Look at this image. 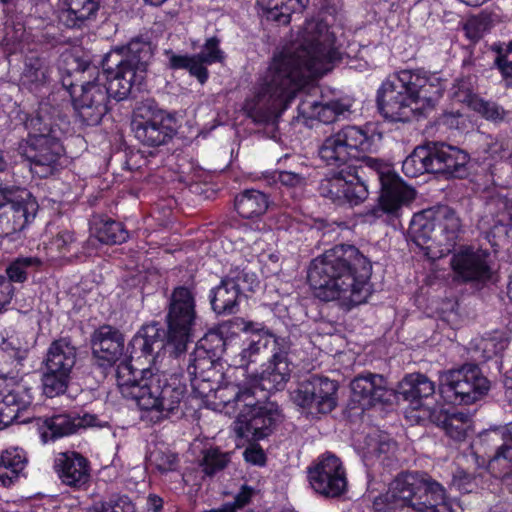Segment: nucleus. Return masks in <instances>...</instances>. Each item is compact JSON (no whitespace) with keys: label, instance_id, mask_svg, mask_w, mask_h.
<instances>
[{"label":"nucleus","instance_id":"obj_41","mask_svg":"<svg viewBox=\"0 0 512 512\" xmlns=\"http://www.w3.org/2000/svg\"><path fill=\"white\" fill-rule=\"evenodd\" d=\"M509 339L502 331H493L470 343L474 357L485 362L503 353L508 347Z\"/></svg>","mask_w":512,"mask_h":512},{"label":"nucleus","instance_id":"obj_46","mask_svg":"<svg viewBox=\"0 0 512 512\" xmlns=\"http://www.w3.org/2000/svg\"><path fill=\"white\" fill-rule=\"evenodd\" d=\"M43 262L36 256H20L15 258L6 267V278L13 283H24L28 279L31 271H37L42 266Z\"/></svg>","mask_w":512,"mask_h":512},{"label":"nucleus","instance_id":"obj_56","mask_svg":"<svg viewBox=\"0 0 512 512\" xmlns=\"http://www.w3.org/2000/svg\"><path fill=\"white\" fill-rule=\"evenodd\" d=\"M491 20L487 14H479L467 19L464 24L466 37L472 42L479 41L490 29Z\"/></svg>","mask_w":512,"mask_h":512},{"label":"nucleus","instance_id":"obj_63","mask_svg":"<svg viewBox=\"0 0 512 512\" xmlns=\"http://www.w3.org/2000/svg\"><path fill=\"white\" fill-rule=\"evenodd\" d=\"M488 469L490 473L495 477L502 480V484L505 488L512 493V461L507 463H501L498 468L493 469L491 467V459L488 463Z\"/></svg>","mask_w":512,"mask_h":512},{"label":"nucleus","instance_id":"obj_7","mask_svg":"<svg viewBox=\"0 0 512 512\" xmlns=\"http://www.w3.org/2000/svg\"><path fill=\"white\" fill-rule=\"evenodd\" d=\"M362 161L367 169L375 173L381 186L378 203L362 214V221L368 224L381 221L394 225L401 215L402 207L414 200L415 190L407 186L388 163L373 157H363Z\"/></svg>","mask_w":512,"mask_h":512},{"label":"nucleus","instance_id":"obj_30","mask_svg":"<svg viewBox=\"0 0 512 512\" xmlns=\"http://www.w3.org/2000/svg\"><path fill=\"white\" fill-rule=\"evenodd\" d=\"M309 0H256L261 21L279 26L290 24L292 14L302 12Z\"/></svg>","mask_w":512,"mask_h":512},{"label":"nucleus","instance_id":"obj_10","mask_svg":"<svg viewBox=\"0 0 512 512\" xmlns=\"http://www.w3.org/2000/svg\"><path fill=\"white\" fill-rule=\"evenodd\" d=\"M39 205L26 188L0 186V235L9 237L22 232L35 219Z\"/></svg>","mask_w":512,"mask_h":512},{"label":"nucleus","instance_id":"obj_61","mask_svg":"<svg viewBox=\"0 0 512 512\" xmlns=\"http://www.w3.org/2000/svg\"><path fill=\"white\" fill-rule=\"evenodd\" d=\"M451 486L461 493H471L477 486L476 477L462 469H457L453 474Z\"/></svg>","mask_w":512,"mask_h":512},{"label":"nucleus","instance_id":"obj_34","mask_svg":"<svg viewBox=\"0 0 512 512\" xmlns=\"http://www.w3.org/2000/svg\"><path fill=\"white\" fill-rule=\"evenodd\" d=\"M434 211L437 231V245L444 246L449 252L456 244L461 232V221L456 212L449 206H439ZM444 249H442V252Z\"/></svg>","mask_w":512,"mask_h":512},{"label":"nucleus","instance_id":"obj_51","mask_svg":"<svg viewBox=\"0 0 512 512\" xmlns=\"http://www.w3.org/2000/svg\"><path fill=\"white\" fill-rule=\"evenodd\" d=\"M226 342L218 331H209L196 344L197 355H210L220 359L225 352Z\"/></svg>","mask_w":512,"mask_h":512},{"label":"nucleus","instance_id":"obj_23","mask_svg":"<svg viewBox=\"0 0 512 512\" xmlns=\"http://www.w3.org/2000/svg\"><path fill=\"white\" fill-rule=\"evenodd\" d=\"M350 387L352 401L363 410L377 403H389L393 397V390L387 387L386 379L380 374H360L351 381Z\"/></svg>","mask_w":512,"mask_h":512},{"label":"nucleus","instance_id":"obj_40","mask_svg":"<svg viewBox=\"0 0 512 512\" xmlns=\"http://www.w3.org/2000/svg\"><path fill=\"white\" fill-rule=\"evenodd\" d=\"M234 207L242 218H257L267 211L269 207V198L262 191L246 189L236 195Z\"/></svg>","mask_w":512,"mask_h":512},{"label":"nucleus","instance_id":"obj_13","mask_svg":"<svg viewBox=\"0 0 512 512\" xmlns=\"http://www.w3.org/2000/svg\"><path fill=\"white\" fill-rule=\"evenodd\" d=\"M62 136H27L18 146V153L29 165L34 176L47 178L57 172L64 154Z\"/></svg>","mask_w":512,"mask_h":512},{"label":"nucleus","instance_id":"obj_37","mask_svg":"<svg viewBox=\"0 0 512 512\" xmlns=\"http://www.w3.org/2000/svg\"><path fill=\"white\" fill-rule=\"evenodd\" d=\"M77 350L71 340L66 337L54 340L46 353L45 369L51 371L72 372L76 363Z\"/></svg>","mask_w":512,"mask_h":512},{"label":"nucleus","instance_id":"obj_27","mask_svg":"<svg viewBox=\"0 0 512 512\" xmlns=\"http://www.w3.org/2000/svg\"><path fill=\"white\" fill-rule=\"evenodd\" d=\"M186 383L183 374L161 372L160 401L158 405V422L169 417L177 410L186 395Z\"/></svg>","mask_w":512,"mask_h":512},{"label":"nucleus","instance_id":"obj_52","mask_svg":"<svg viewBox=\"0 0 512 512\" xmlns=\"http://www.w3.org/2000/svg\"><path fill=\"white\" fill-rule=\"evenodd\" d=\"M228 462L229 455L215 447L204 451L200 466L206 475L212 476L218 471L224 469Z\"/></svg>","mask_w":512,"mask_h":512},{"label":"nucleus","instance_id":"obj_5","mask_svg":"<svg viewBox=\"0 0 512 512\" xmlns=\"http://www.w3.org/2000/svg\"><path fill=\"white\" fill-rule=\"evenodd\" d=\"M444 88L439 77L424 69H403L387 76L377 90L379 113L390 122H409L419 105H433Z\"/></svg>","mask_w":512,"mask_h":512},{"label":"nucleus","instance_id":"obj_35","mask_svg":"<svg viewBox=\"0 0 512 512\" xmlns=\"http://www.w3.org/2000/svg\"><path fill=\"white\" fill-rule=\"evenodd\" d=\"M28 136H62L58 111L48 104H41L37 111L29 115L24 122Z\"/></svg>","mask_w":512,"mask_h":512},{"label":"nucleus","instance_id":"obj_59","mask_svg":"<svg viewBox=\"0 0 512 512\" xmlns=\"http://www.w3.org/2000/svg\"><path fill=\"white\" fill-rule=\"evenodd\" d=\"M94 512H135V505L127 495H117L96 507Z\"/></svg>","mask_w":512,"mask_h":512},{"label":"nucleus","instance_id":"obj_53","mask_svg":"<svg viewBox=\"0 0 512 512\" xmlns=\"http://www.w3.org/2000/svg\"><path fill=\"white\" fill-rule=\"evenodd\" d=\"M242 386L243 385L238 383H225L220 385L219 382L212 394H214L215 399L219 400V403L222 404L223 407H231L236 410L239 405Z\"/></svg>","mask_w":512,"mask_h":512},{"label":"nucleus","instance_id":"obj_60","mask_svg":"<svg viewBox=\"0 0 512 512\" xmlns=\"http://www.w3.org/2000/svg\"><path fill=\"white\" fill-rule=\"evenodd\" d=\"M271 179L274 183L279 182L282 186L289 188L301 187L306 183V178L302 174L286 170L272 172Z\"/></svg>","mask_w":512,"mask_h":512},{"label":"nucleus","instance_id":"obj_55","mask_svg":"<svg viewBox=\"0 0 512 512\" xmlns=\"http://www.w3.org/2000/svg\"><path fill=\"white\" fill-rule=\"evenodd\" d=\"M497 56L494 60V67L498 69L506 87H512V40L506 48L495 49Z\"/></svg>","mask_w":512,"mask_h":512},{"label":"nucleus","instance_id":"obj_31","mask_svg":"<svg viewBox=\"0 0 512 512\" xmlns=\"http://www.w3.org/2000/svg\"><path fill=\"white\" fill-rule=\"evenodd\" d=\"M101 0H65L58 19L67 28H82L96 20Z\"/></svg>","mask_w":512,"mask_h":512},{"label":"nucleus","instance_id":"obj_58","mask_svg":"<svg viewBox=\"0 0 512 512\" xmlns=\"http://www.w3.org/2000/svg\"><path fill=\"white\" fill-rule=\"evenodd\" d=\"M204 63L215 64L222 63L225 59V53L220 48V39L216 36L209 37L205 40L201 51L196 54Z\"/></svg>","mask_w":512,"mask_h":512},{"label":"nucleus","instance_id":"obj_20","mask_svg":"<svg viewBox=\"0 0 512 512\" xmlns=\"http://www.w3.org/2000/svg\"><path fill=\"white\" fill-rule=\"evenodd\" d=\"M280 412L275 403H264L253 413L240 412L234 430L242 438L261 440L269 436L279 420Z\"/></svg>","mask_w":512,"mask_h":512},{"label":"nucleus","instance_id":"obj_15","mask_svg":"<svg viewBox=\"0 0 512 512\" xmlns=\"http://www.w3.org/2000/svg\"><path fill=\"white\" fill-rule=\"evenodd\" d=\"M257 282L254 273L238 267L231 269L220 283L209 292L212 310L218 315H230L238 311L239 300L244 291H253Z\"/></svg>","mask_w":512,"mask_h":512},{"label":"nucleus","instance_id":"obj_32","mask_svg":"<svg viewBox=\"0 0 512 512\" xmlns=\"http://www.w3.org/2000/svg\"><path fill=\"white\" fill-rule=\"evenodd\" d=\"M365 458L378 463L384 468H392L397 464V443L386 433L375 431L366 437Z\"/></svg>","mask_w":512,"mask_h":512},{"label":"nucleus","instance_id":"obj_36","mask_svg":"<svg viewBox=\"0 0 512 512\" xmlns=\"http://www.w3.org/2000/svg\"><path fill=\"white\" fill-rule=\"evenodd\" d=\"M408 234L411 241L428 254L433 244L437 245V231L433 209L423 210L414 214L410 221Z\"/></svg>","mask_w":512,"mask_h":512},{"label":"nucleus","instance_id":"obj_4","mask_svg":"<svg viewBox=\"0 0 512 512\" xmlns=\"http://www.w3.org/2000/svg\"><path fill=\"white\" fill-rule=\"evenodd\" d=\"M371 275V261L356 246L339 244L311 261L307 277L316 298L351 309L370 296Z\"/></svg>","mask_w":512,"mask_h":512},{"label":"nucleus","instance_id":"obj_11","mask_svg":"<svg viewBox=\"0 0 512 512\" xmlns=\"http://www.w3.org/2000/svg\"><path fill=\"white\" fill-rule=\"evenodd\" d=\"M198 315L193 290L186 286H177L169 297L166 323L169 341L176 344L178 350H186L191 341Z\"/></svg>","mask_w":512,"mask_h":512},{"label":"nucleus","instance_id":"obj_50","mask_svg":"<svg viewBox=\"0 0 512 512\" xmlns=\"http://www.w3.org/2000/svg\"><path fill=\"white\" fill-rule=\"evenodd\" d=\"M19 353V348L12 341L4 337L0 339V379L15 377L12 366L19 361Z\"/></svg>","mask_w":512,"mask_h":512},{"label":"nucleus","instance_id":"obj_14","mask_svg":"<svg viewBox=\"0 0 512 512\" xmlns=\"http://www.w3.org/2000/svg\"><path fill=\"white\" fill-rule=\"evenodd\" d=\"M338 382L312 375L291 393L293 403L309 415L327 414L337 406Z\"/></svg>","mask_w":512,"mask_h":512},{"label":"nucleus","instance_id":"obj_54","mask_svg":"<svg viewBox=\"0 0 512 512\" xmlns=\"http://www.w3.org/2000/svg\"><path fill=\"white\" fill-rule=\"evenodd\" d=\"M2 401L4 405L19 408V412H22L32 404L33 396L30 388L23 384H16L3 396Z\"/></svg>","mask_w":512,"mask_h":512},{"label":"nucleus","instance_id":"obj_26","mask_svg":"<svg viewBox=\"0 0 512 512\" xmlns=\"http://www.w3.org/2000/svg\"><path fill=\"white\" fill-rule=\"evenodd\" d=\"M432 173L462 177L466 173L469 155L464 150L445 142H430Z\"/></svg>","mask_w":512,"mask_h":512},{"label":"nucleus","instance_id":"obj_12","mask_svg":"<svg viewBox=\"0 0 512 512\" xmlns=\"http://www.w3.org/2000/svg\"><path fill=\"white\" fill-rule=\"evenodd\" d=\"M135 138L144 146L159 147L175 135L174 118L158 109L153 101L142 102L131 122Z\"/></svg>","mask_w":512,"mask_h":512},{"label":"nucleus","instance_id":"obj_17","mask_svg":"<svg viewBox=\"0 0 512 512\" xmlns=\"http://www.w3.org/2000/svg\"><path fill=\"white\" fill-rule=\"evenodd\" d=\"M292 343L289 337L281 340L277 348L269 357L267 362L261 365V372L253 376L255 386L259 387L263 397L266 392L281 391L290 380L292 362L289 359Z\"/></svg>","mask_w":512,"mask_h":512},{"label":"nucleus","instance_id":"obj_6","mask_svg":"<svg viewBox=\"0 0 512 512\" xmlns=\"http://www.w3.org/2000/svg\"><path fill=\"white\" fill-rule=\"evenodd\" d=\"M374 512H453L445 488L426 473L398 475L374 497Z\"/></svg>","mask_w":512,"mask_h":512},{"label":"nucleus","instance_id":"obj_2","mask_svg":"<svg viewBox=\"0 0 512 512\" xmlns=\"http://www.w3.org/2000/svg\"><path fill=\"white\" fill-rule=\"evenodd\" d=\"M153 56L151 43L137 36L126 46L116 47L102 60V71L88 66L82 71L79 91L72 82L63 85L72 98L75 115L81 124L98 125L110 110V99L122 101L140 91Z\"/></svg>","mask_w":512,"mask_h":512},{"label":"nucleus","instance_id":"obj_1","mask_svg":"<svg viewBox=\"0 0 512 512\" xmlns=\"http://www.w3.org/2000/svg\"><path fill=\"white\" fill-rule=\"evenodd\" d=\"M341 30L328 18L307 20L300 46L275 57L255 94L246 99V116L258 125H275L297 93L316 89L315 81L342 60Z\"/></svg>","mask_w":512,"mask_h":512},{"label":"nucleus","instance_id":"obj_39","mask_svg":"<svg viewBox=\"0 0 512 512\" xmlns=\"http://www.w3.org/2000/svg\"><path fill=\"white\" fill-rule=\"evenodd\" d=\"M49 67L45 58L36 51H30L24 58L20 83L30 91L38 89L47 82Z\"/></svg>","mask_w":512,"mask_h":512},{"label":"nucleus","instance_id":"obj_21","mask_svg":"<svg viewBox=\"0 0 512 512\" xmlns=\"http://www.w3.org/2000/svg\"><path fill=\"white\" fill-rule=\"evenodd\" d=\"M38 426L43 443L77 433L81 428L99 426L96 415L84 413L56 414L51 417L39 418Z\"/></svg>","mask_w":512,"mask_h":512},{"label":"nucleus","instance_id":"obj_24","mask_svg":"<svg viewBox=\"0 0 512 512\" xmlns=\"http://www.w3.org/2000/svg\"><path fill=\"white\" fill-rule=\"evenodd\" d=\"M125 338L120 330L102 325L91 337L92 353L98 366L112 367L123 355Z\"/></svg>","mask_w":512,"mask_h":512},{"label":"nucleus","instance_id":"obj_29","mask_svg":"<svg viewBox=\"0 0 512 512\" xmlns=\"http://www.w3.org/2000/svg\"><path fill=\"white\" fill-rule=\"evenodd\" d=\"M451 265L463 281L484 280L490 276L487 254L482 251L465 248L452 257Z\"/></svg>","mask_w":512,"mask_h":512},{"label":"nucleus","instance_id":"obj_44","mask_svg":"<svg viewBox=\"0 0 512 512\" xmlns=\"http://www.w3.org/2000/svg\"><path fill=\"white\" fill-rule=\"evenodd\" d=\"M403 173L411 178L424 173H432V153L430 142L417 146L402 163Z\"/></svg>","mask_w":512,"mask_h":512},{"label":"nucleus","instance_id":"obj_64","mask_svg":"<svg viewBox=\"0 0 512 512\" xmlns=\"http://www.w3.org/2000/svg\"><path fill=\"white\" fill-rule=\"evenodd\" d=\"M208 65L209 64L204 63L199 56L193 54L188 71L191 76L195 77L199 81V83L204 84L209 77V72L207 70Z\"/></svg>","mask_w":512,"mask_h":512},{"label":"nucleus","instance_id":"obj_49","mask_svg":"<svg viewBox=\"0 0 512 512\" xmlns=\"http://www.w3.org/2000/svg\"><path fill=\"white\" fill-rule=\"evenodd\" d=\"M70 375L71 372L45 369L42 376L43 393L49 398L64 394L68 388Z\"/></svg>","mask_w":512,"mask_h":512},{"label":"nucleus","instance_id":"obj_48","mask_svg":"<svg viewBox=\"0 0 512 512\" xmlns=\"http://www.w3.org/2000/svg\"><path fill=\"white\" fill-rule=\"evenodd\" d=\"M271 392H266V397H263L259 387L255 386V379L252 377L249 384L242 386L241 395L239 397V405L237 409L239 412L253 413L255 410L260 409L264 403H271L267 401L268 395Z\"/></svg>","mask_w":512,"mask_h":512},{"label":"nucleus","instance_id":"obj_9","mask_svg":"<svg viewBox=\"0 0 512 512\" xmlns=\"http://www.w3.org/2000/svg\"><path fill=\"white\" fill-rule=\"evenodd\" d=\"M490 389L488 379L475 364H465L441 376L439 394L447 404L469 405L481 399Z\"/></svg>","mask_w":512,"mask_h":512},{"label":"nucleus","instance_id":"obj_47","mask_svg":"<svg viewBox=\"0 0 512 512\" xmlns=\"http://www.w3.org/2000/svg\"><path fill=\"white\" fill-rule=\"evenodd\" d=\"M492 442L502 440V444L497 448L494 456L491 458V467L496 469L501 463L512 461V422L507 424L501 430H494L487 435Z\"/></svg>","mask_w":512,"mask_h":512},{"label":"nucleus","instance_id":"obj_43","mask_svg":"<svg viewBox=\"0 0 512 512\" xmlns=\"http://www.w3.org/2000/svg\"><path fill=\"white\" fill-rule=\"evenodd\" d=\"M433 422L442 427L445 433L456 441H462L466 438L470 428V418L465 413H451L440 410L430 415Z\"/></svg>","mask_w":512,"mask_h":512},{"label":"nucleus","instance_id":"obj_25","mask_svg":"<svg viewBox=\"0 0 512 512\" xmlns=\"http://www.w3.org/2000/svg\"><path fill=\"white\" fill-rule=\"evenodd\" d=\"M129 346L132 348V353L139 350L142 356H149L164 349L178 357L186 351L178 350L176 344L170 343L169 330L165 331L157 322L142 326L131 339Z\"/></svg>","mask_w":512,"mask_h":512},{"label":"nucleus","instance_id":"obj_3","mask_svg":"<svg viewBox=\"0 0 512 512\" xmlns=\"http://www.w3.org/2000/svg\"><path fill=\"white\" fill-rule=\"evenodd\" d=\"M382 136L371 125H345L327 136L318 149L320 159L331 167L318 184L319 195L337 206L355 207L369 196L357 165L362 154L377 151Z\"/></svg>","mask_w":512,"mask_h":512},{"label":"nucleus","instance_id":"obj_33","mask_svg":"<svg viewBox=\"0 0 512 512\" xmlns=\"http://www.w3.org/2000/svg\"><path fill=\"white\" fill-rule=\"evenodd\" d=\"M399 394L410 403L412 409H421L426 406L424 401L433 398L435 384L424 374H409L400 383Z\"/></svg>","mask_w":512,"mask_h":512},{"label":"nucleus","instance_id":"obj_45","mask_svg":"<svg viewBox=\"0 0 512 512\" xmlns=\"http://www.w3.org/2000/svg\"><path fill=\"white\" fill-rule=\"evenodd\" d=\"M94 233L103 244H122L129 238L124 224L110 218L94 222Z\"/></svg>","mask_w":512,"mask_h":512},{"label":"nucleus","instance_id":"obj_18","mask_svg":"<svg viewBox=\"0 0 512 512\" xmlns=\"http://www.w3.org/2000/svg\"><path fill=\"white\" fill-rule=\"evenodd\" d=\"M243 331L251 333V336L243 342L240 352L234 358V364L245 369L262 361L267 354L271 355L277 344L286 338L276 335L264 323L254 321L244 322Z\"/></svg>","mask_w":512,"mask_h":512},{"label":"nucleus","instance_id":"obj_28","mask_svg":"<svg viewBox=\"0 0 512 512\" xmlns=\"http://www.w3.org/2000/svg\"><path fill=\"white\" fill-rule=\"evenodd\" d=\"M352 101L348 97L337 99L321 100L305 99L299 104V111L304 116L319 120L324 124H330L339 119L340 116L350 112Z\"/></svg>","mask_w":512,"mask_h":512},{"label":"nucleus","instance_id":"obj_8","mask_svg":"<svg viewBox=\"0 0 512 512\" xmlns=\"http://www.w3.org/2000/svg\"><path fill=\"white\" fill-rule=\"evenodd\" d=\"M116 381L122 396L135 401L147 413L145 417L151 415L150 420L157 423L161 372L153 373L149 368L137 370L124 360L117 365Z\"/></svg>","mask_w":512,"mask_h":512},{"label":"nucleus","instance_id":"obj_42","mask_svg":"<svg viewBox=\"0 0 512 512\" xmlns=\"http://www.w3.org/2000/svg\"><path fill=\"white\" fill-rule=\"evenodd\" d=\"M484 212L493 219L494 226L512 222V199L502 190H492L485 196Z\"/></svg>","mask_w":512,"mask_h":512},{"label":"nucleus","instance_id":"obj_38","mask_svg":"<svg viewBox=\"0 0 512 512\" xmlns=\"http://www.w3.org/2000/svg\"><path fill=\"white\" fill-rule=\"evenodd\" d=\"M27 463V455L23 449L12 447L4 450L0 455L1 484L5 487L14 484L23 475Z\"/></svg>","mask_w":512,"mask_h":512},{"label":"nucleus","instance_id":"obj_16","mask_svg":"<svg viewBox=\"0 0 512 512\" xmlns=\"http://www.w3.org/2000/svg\"><path fill=\"white\" fill-rule=\"evenodd\" d=\"M308 480L312 489L327 498H336L347 490V477L341 460L332 454L318 458L308 468Z\"/></svg>","mask_w":512,"mask_h":512},{"label":"nucleus","instance_id":"obj_19","mask_svg":"<svg viewBox=\"0 0 512 512\" xmlns=\"http://www.w3.org/2000/svg\"><path fill=\"white\" fill-rule=\"evenodd\" d=\"M218 358L210 355H197L194 350L189 355L187 374L193 393L199 398H209L223 378Z\"/></svg>","mask_w":512,"mask_h":512},{"label":"nucleus","instance_id":"obj_62","mask_svg":"<svg viewBox=\"0 0 512 512\" xmlns=\"http://www.w3.org/2000/svg\"><path fill=\"white\" fill-rule=\"evenodd\" d=\"M75 242L74 234L71 231H60L50 242V249H55L59 255L65 256Z\"/></svg>","mask_w":512,"mask_h":512},{"label":"nucleus","instance_id":"obj_22","mask_svg":"<svg viewBox=\"0 0 512 512\" xmlns=\"http://www.w3.org/2000/svg\"><path fill=\"white\" fill-rule=\"evenodd\" d=\"M53 468L61 483L74 490L85 489L90 482V461L79 452L58 453L55 456Z\"/></svg>","mask_w":512,"mask_h":512},{"label":"nucleus","instance_id":"obj_57","mask_svg":"<svg viewBox=\"0 0 512 512\" xmlns=\"http://www.w3.org/2000/svg\"><path fill=\"white\" fill-rule=\"evenodd\" d=\"M474 111L489 121H502L505 117V110L495 102L485 101L479 98L470 100Z\"/></svg>","mask_w":512,"mask_h":512}]
</instances>
